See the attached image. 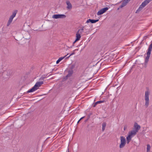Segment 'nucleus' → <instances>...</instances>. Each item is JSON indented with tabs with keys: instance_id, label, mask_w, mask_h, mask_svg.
I'll return each instance as SVG.
<instances>
[{
	"instance_id": "obj_7",
	"label": "nucleus",
	"mask_w": 152,
	"mask_h": 152,
	"mask_svg": "<svg viewBox=\"0 0 152 152\" xmlns=\"http://www.w3.org/2000/svg\"><path fill=\"white\" fill-rule=\"evenodd\" d=\"M108 9L109 8L107 7H106L102 8L97 12V14L98 15H102L105 13L106 11L108 10Z\"/></svg>"
},
{
	"instance_id": "obj_22",
	"label": "nucleus",
	"mask_w": 152,
	"mask_h": 152,
	"mask_svg": "<svg viewBox=\"0 0 152 152\" xmlns=\"http://www.w3.org/2000/svg\"><path fill=\"white\" fill-rule=\"evenodd\" d=\"M150 146L149 144L147 145V152H149L150 149Z\"/></svg>"
},
{
	"instance_id": "obj_25",
	"label": "nucleus",
	"mask_w": 152,
	"mask_h": 152,
	"mask_svg": "<svg viewBox=\"0 0 152 152\" xmlns=\"http://www.w3.org/2000/svg\"><path fill=\"white\" fill-rule=\"evenodd\" d=\"M84 118V117H82L77 122V123H79V122L80 121V120L82 119H83V118Z\"/></svg>"
},
{
	"instance_id": "obj_27",
	"label": "nucleus",
	"mask_w": 152,
	"mask_h": 152,
	"mask_svg": "<svg viewBox=\"0 0 152 152\" xmlns=\"http://www.w3.org/2000/svg\"><path fill=\"white\" fill-rule=\"evenodd\" d=\"M76 41V39H75V41L73 42V45H72V46H74V44L76 42V41Z\"/></svg>"
},
{
	"instance_id": "obj_19",
	"label": "nucleus",
	"mask_w": 152,
	"mask_h": 152,
	"mask_svg": "<svg viewBox=\"0 0 152 152\" xmlns=\"http://www.w3.org/2000/svg\"><path fill=\"white\" fill-rule=\"evenodd\" d=\"M68 55L67 54V55H66L60 58L56 61V64H58L62 60H63L66 56L67 55Z\"/></svg>"
},
{
	"instance_id": "obj_3",
	"label": "nucleus",
	"mask_w": 152,
	"mask_h": 152,
	"mask_svg": "<svg viewBox=\"0 0 152 152\" xmlns=\"http://www.w3.org/2000/svg\"><path fill=\"white\" fill-rule=\"evenodd\" d=\"M152 0H145L141 4L140 6L136 12V13H138L141 10L142 8L146 6L148 3H149Z\"/></svg>"
},
{
	"instance_id": "obj_17",
	"label": "nucleus",
	"mask_w": 152,
	"mask_h": 152,
	"mask_svg": "<svg viewBox=\"0 0 152 152\" xmlns=\"http://www.w3.org/2000/svg\"><path fill=\"white\" fill-rule=\"evenodd\" d=\"M132 137V136H131L130 135H128V136L126 137V140L127 141V144H129V142L130 141Z\"/></svg>"
},
{
	"instance_id": "obj_26",
	"label": "nucleus",
	"mask_w": 152,
	"mask_h": 152,
	"mask_svg": "<svg viewBox=\"0 0 152 152\" xmlns=\"http://www.w3.org/2000/svg\"><path fill=\"white\" fill-rule=\"evenodd\" d=\"M44 78H42V77L39 79V80H43Z\"/></svg>"
},
{
	"instance_id": "obj_29",
	"label": "nucleus",
	"mask_w": 152,
	"mask_h": 152,
	"mask_svg": "<svg viewBox=\"0 0 152 152\" xmlns=\"http://www.w3.org/2000/svg\"><path fill=\"white\" fill-rule=\"evenodd\" d=\"M97 105L96 104V103H95L93 105V107H95L96 106V105Z\"/></svg>"
},
{
	"instance_id": "obj_13",
	"label": "nucleus",
	"mask_w": 152,
	"mask_h": 152,
	"mask_svg": "<svg viewBox=\"0 0 152 152\" xmlns=\"http://www.w3.org/2000/svg\"><path fill=\"white\" fill-rule=\"evenodd\" d=\"M66 3L67 5V9H71L72 8V5L71 4V3H70V2L69 1H67L66 2Z\"/></svg>"
},
{
	"instance_id": "obj_28",
	"label": "nucleus",
	"mask_w": 152,
	"mask_h": 152,
	"mask_svg": "<svg viewBox=\"0 0 152 152\" xmlns=\"http://www.w3.org/2000/svg\"><path fill=\"white\" fill-rule=\"evenodd\" d=\"M42 78H43L44 77V79L46 78V76L45 75H42Z\"/></svg>"
},
{
	"instance_id": "obj_2",
	"label": "nucleus",
	"mask_w": 152,
	"mask_h": 152,
	"mask_svg": "<svg viewBox=\"0 0 152 152\" xmlns=\"http://www.w3.org/2000/svg\"><path fill=\"white\" fill-rule=\"evenodd\" d=\"M147 90L145 91V106H146V108L148 107L149 104V95L150 93L149 91L148 88H147Z\"/></svg>"
},
{
	"instance_id": "obj_23",
	"label": "nucleus",
	"mask_w": 152,
	"mask_h": 152,
	"mask_svg": "<svg viewBox=\"0 0 152 152\" xmlns=\"http://www.w3.org/2000/svg\"><path fill=\"white\" fill-rule=\"evenodd\" d=\"M104 102V100L99 101H98L96 102V104H100V103H103Z\"/></svg>"
},
{
	"instance_id": "obj_5",
	"label": "nucleus",
	"mask_w": 152,
	"mask_h": 152,
	"mask_svg": "<svg viewBox=\"0 0 152 152\" xmlns=\"http://www.w3.org/2000/svg\"><path fill=\"white\" fill-rule=\"evenodd\" d=\"M121 143L119 145V148H123L125 146L126 144V139L123 136L120 137Z\"/></svg>"
},
{
	"instance_id": "obj_4",
	"label": "nucleus",
	"mask_w": 152,
	"mask_h": 152,
	"mask_svg": "<svg viewBox=\"0 0 152 152\" xmlns=\"http://www.w3.org/2000/svg\"><path fill=\"white\" fill-rule=\"evenodd\" d=\"M18 10H15L13 12L12 15L10 17L8 21L7 24V26H8L10 24L12 21L13 18L15 16Z\"/></svg>"
},
{
	"instance_id": "obj_12",
	"label": "nucleus",
	"mask_w": 152,
	"mask_h": 152,
	"mask_svg": "<svg viewBox=\"0 0 152 152\" xmlns=\"http://www.w3.org/2000/svg\"><path fill=\"white\" fill-rule=\"evenodd\" d=\"M73 72L72 70H70L68 71V74L66 76V79H67L68 77H71L72 75Z\"/></svg>"
},
{
	"instance_id": "obj_8",
	"label": "nucleus",
	"mask_w": 152,
	"mask_h": 152,
	"mask_svg": "<svg viewBox=\"0 0 152 152\" xmlns=\"http://www.w3.org/2000/svg\"><path fill=\"white\" fill-rule=\"evenodd\" d=\"M130 0H124L122 2L120 6L118 8V10L119 8H121L125 6L130 1Z\"/></svg>"
},
{
	"instance_id": "obj_9",
	"label": "nucleus",
	"mask_w": 152,
	"mask_h": 152,
	"mask_svg": "<svg viewBox=\"0 0 152 152\" xmlns=\"http://www.w3.org/2000/svg\"><path fill=\"white\" fill-rule=\"evenodd\" d=\"M43 83L44 82L43 81H41L37 82L36 83L34 86L35 87V88H37L38 89V87L40 86L42 84H43Z\"/></svg>"
},
{
	"instance_id": "obj_30",
	"label": "nucleus",
	"mask_w": 152,
	"mask_h": 152,
	"mask_svg": "<svg viewBox=\"0 0 152 152\" xmlns=\"http://www.w3.org/2000/svg\"><path fill=\"white\" fill-rule=\"evenodd\" d=\"M126 126H124V130H125V129H126Z\"/></svg>"
},
{
	"instance_id": "obj_21",
	"label": "nucleus",
	"mask_w": 152,
	"mask_h": 152,
	"mask_svg": "<svg viewBox=\"0 0 152 152\" xmlns=\"http://www.w3.org/2000/svg\"><path fill=\"white\" fill-rule=\"evenodd\" d=\"M75 66V64H72L70 66V70H72L74 68Z\"/></svg>"
},
{
	"instance_id": "obj_24",
	"label": "nucleus",
	"mask_w": 152,
	"mask_h": 152,
	"mask_svg": "<svg viewBox=\"0 0 152 152\" xmlns=\"http://www.w3.org/2000/svg\"><path fill=\"white\" fill-rule=\"evenodd\" d=\"M75 53V52H73L72 53H71L69 56H68V57H66V58H68L70 56H72Z\"/></svg>"
},
{
	"instance_id": "obj_20",
	"label": "nucleus",
	"mask_w": 152,
	"mask_h": 152,
	"mask_svg": "<svg viewBox=\"0 0 152 152\" xmlns=\"http://www.w3.org/2000/svg\"><path fill=\"white\" fill-rule=\"evenodd\" d=\"M106 126V122H104L102 123V131L103 132L104 131Z\"/></svg>"
},
{
	"instance_id": "obj_32",
	"label": "nucleus",
	"mask_w": 152,
	"mask_h": 152,
	"mask_svg": "<svg viewBox=\"0 0 152 152\" xmlns=\"http://www.w3.org/2000/svg\"><path fill=\"white\" fill-rule=\"evenodd\" d=\"M68 152H69V151H68Z\"/></svg>"
},
{
	"instance_id": "obj_11",
	"label": "nucleus",
	"mask_w": 152,
	"mask_h": 152,
	"mask_svg": "<svg viewBox=\"0 0 152 152\" xmlns=\"http://www.w3.org/2000/svg\"><path fill=\"white\" fill-rule=\"evenodd\" d=\"M99 19L97 20H93L91 19H88L87 21H86V23H88L89 22H91L92 23H95L99 21Z\"/></svg>"
},
{
	"instance_id": "obj_15",
	"label": "nucleus",
	"mask_w": 152,
	"mask_h": 152,
	"mask_svg": "<svg viewBox=\"0 0 152 152\" xmlns=\"http://www.w3.org/2000/svg\"><path fill=\"white\" fill-rule=\"evenodd\" d=\"M37 89V88H35L34 86L31 89L28 91L27 92V93L33 92Z\"/></svg>"
},
{
	"instance_id": "obj_16",
	"label": "nucleus",
	"mask_w": 152,
	"mask_h": 152,
	"mask_svg": "<svg viewBox=\"0 0 152 152\" xmlns=\"http://www.w3.org/2000/svg\"><path fill=\"white\" fill-rule=\"evenodd\" d=\"M83 28L84 27H83L82 28L79 29L77 32L81 35H84V34H83L84 30Z\"/></svg>"
},
{
	"instance_id": "obj_31",
	"label": "nucleus",
	"mask_w": 152,
	"mask_h": 152,
	"mask_svg": "<svg viewBox=\"0 0 152 152\" xmlns=\"http://www.w3.org/2000/svg\"><path fill=\"white\" fill-rule=\"evenodd\" d=\"M78 50V49H76L75 50H75Z\"/></svg>"
},
{
	"instance_id": "obj_10",
	"label": "nucleus",
	"mask_w": 152,
	"mask_h": 152,
	"mask_svg": "<svg viewBox=\"0 0 152 152\" xmlns=\"http://www.w3.org/2000/svg\"><path fill=\"white\" fill-rule=\"evenodd\" d=\"M134 127L135 129L134 130L137 132H138V130L140 128V126L138 125L137 123H135L134 124Z\"/></svg>"
},
{
	"instance_id": "obj_1",
	"label": "nucleus",
	"mask_w": 152,
	"mask_h": 152,
	"mask_svg": "<svg viewBox=\"0 0 152 152\" xmlns=\"http://www.w3.org/2000/svg\"><path fill=\"white\" fill-rule=\"evenodd\" d=\"M152 49V42L149 45L146 53L147 56L145 59V64L146 65L149 61Z\"/></svg>"
},
{
	"instance_id": "obj_14",
	"label": "nucleus",
	"mask_w": 152,
	"mask_h": 152,
	"mask_svg": "<svg viewBox=\"0 0 152 152\" xmlns=\"http://www.w3.org/2000/svg\"><path fill=\"white\" fill-rule=\"evenodd\" d=\"M137 132L134 131V130L129 132L128 135H130L131 136L133 137V135H135L136 134Z\"/></svg>"
},
{
	"instance_id": "obj_18",
	"label": "nucleus",
	"mask_w": 152,
	"mask_h": 152,
	"mask_svg": "<svg viewBox=\"0 0 152 152\" xmlns=\"http://www.w3.org/2000/svg\"><path fill=\"white\" fill-rule=\"evenodd\" d=\"M80 34L78 33V32H77L76 34V41H78L80 40V38H81Z\"/></svg>"
},
{
	"instance_id": "obj_6",
	"label": "nucleus",
	"mask_w": 152,
	"mask_h": 152,
	"mask_svg": "<svg viewBox=\"0 0 152 152\" xmlns=\"http://www.w3.org/2000/svg\"><path fill=\"white\" fill-rule=\"evenodd\" d=\"M66 16L64 14H56L53 15L52 18L54 19L64 18Z\"/></svg>"
}]
</instances>
